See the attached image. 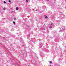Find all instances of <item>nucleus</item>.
I'll return each instance as SVG.
<instances>
[{
    "mask_svg": "<svg viewBox=\"0 0 66 66\" xmlns=\"http://www.w3.org/2000/svg\"><path fill=\"white\" fill-rule=\"evenodd\" d=\"M52 24H53V23L51 24V25H52Z\"/></svg>",
    "mask_w": 66,
    "mask_h": 66,
    "instance_id": "21",
    "label": "nucleus"
},
{
    "mask_svg": "<svg viewBox=\"0 0 66 66\" xmlns=\"http://www.w3.org/2000/svg\"><path fill=\"white\" fill-rule=\"evenodd\" d=\"M9 2H11V0H9L8 1Z\"/></svg>",
    "mask_w": 66,
    "mask_h": 66,
    "instance_id": "8",
    "label": "nucleus"
},
{
    "mask_svg": "<svg viewBox=\"0 0 66 66\" xmlns=\"http://www.w3.org/2000/svg\"><path fill=\"white\" fill-rule=\"evenodd\" d=\"M14 11H11V13H13V12H14Z\"/></svg>",
    "mask_w": 66,
    "mask_h": 66,
    "instance_id": "7",
    "label": "nucleus"
},
{
    "mask_svg": "<svg viewBox=\"0 0 66 66\" xmlns=\"http://www.w3.org/2000/svg\"><path fill=\"white\" fill-rule=\"evenodd\" d=\"M29 35L27 36V39H29V38H28V37H29Z\"/></svg>",
    "mask_w": 66,
    "mask_h": 66,
    "instance_id": "10",
    "label": "nucleus"
},
{
    "mask_svg": "<svg viewBox=\"0 0 66 66\" xmlns=\"http://www.w3.org/2000/svg\"><path fill=\"white\" fill-rule=\"evenodd\" d=\"M65 8L66 9V7H65Z\"/></svg>",
    "mask_w": 66,
    "mask_h": 66,
    "instance_id": "22",
    "label": "nucleus"
},
{
    "mask_svg": "<svg viewBox=\"0 0 66 66\" xmlns=\"http://www.w3.org/2000/svg\"><path fill=\"white\" fill-rule=\"evenodd\" d=\"M43 30H45V28H43Z\"/></svg>",
    "mask_w": 66,
    "mask_h": 66,
    "instance_id": "16",
    "label": "nucleus"
},
{
    "mask_svg": "<svg viewBox=\"0 0 66 66\" xmlns=\"http://www.w3.org/2000/svg\"><path fill=\"white\" fill-rule=\"evenodd\" d=\"M26 2H28V0H26Z\"/></svg>",
    "mask_w": 66,
    "mask_h": 66,
    "instance_id": "12",
    "label": "nucleus"
},
{
    "mask_svg": "<svg viewBox=\"0 0 66 66\" xmlns=\"http://www.w3.org/2000/svg\"><path fill=\"white\" fill-rule=\"evenodd\" d=\"M65 30V26H61V30H60V32H63V31H64Z\"/></svg>",
    "mask_w": 66,
    "mask_h": 66,
    "instance_id": "1",
    "label": "nucleus"
},
{
    "mask_svg": "<svg viewBox=\"0 0 66 66\" xmlns=\"http://www.w3.org/2000/svg\"><path fill=\"white\" fill-rule=\"evenodd\" d=\"M50 64H51V63H52V61H50Z\"/></svg>",
    "mask_w": 66,
    "mask_h": 66,
    "instance_id": "11",
    "label": "nucleus"
},
{
    "mask_svg": "<svg viewBox=\"0 0 66 66\" xmlns=\"http://www.w3.org/2000/svg\"><path fill=\"white\" fill-rule=\"evenodd\" d=\"M38 11V10H37H37H36V11Z\"/></svg>",
    "mask_w": 66,
    "mask_h": 66,
    "instance_id": "20",
    "label": "nucleus"
},
{
    "mask_svg": "<svg viewBox=\"0 0 66 66\" xmlns=\"http://www.w3.org/2000/svg\"><path fill=\"white\" fill-rule=\"evenodd\" d=\"M13 24H14V25H15V21H13Z\"/></svg>",
    "mask_w": 66,
    "mask_h": 66,
    "instance_id": "4",
    "label": "nucleus"
},
{
    "mask_svg": "<svg viewBox=\"0 0 66 66\" xmlns=\"http://www.w3.org/2000/svg\"><path fill=\"white\" fill-rule=\"evenodd\" d=\"M5 9H6L5 8H4L3 9V10H5Z\"/></svg>",
    "mask_w": 66,
    "mask_h": 66,
    "instance_id": "13",
    "label": "nucleus"
},
{
    "mask_svg": "<svg viewBox=\"0 0 66 66\" xmlns=\"http://www.w3.org/2000/svg\"><path fill=\"white\" fill-rule=\"evenodd\" d=\"M43 45V44H40L39 45V47L40 48L42 47V45Z\"/></svg>",
    "mask_w": 66,
    "mask_h": 66,
    "instance_id": "2",
    "label": "nucleus"
},
{
    "mask_svg": "<svg viewBox=\"0 0 66 66\" xmlns=\"http://www.w3.org/2000/svg\"><path fill=\"white\" fill-rule=\"evenodd\" d=\"M16 18H14V20H16Z\"/></svg>",
    "mask_w": 66,
    "mask_h": 66,
    "instance_id": "17",
    "label": "nucleus"
},
{
    "mask_svg": "<svg viewBox=\"0 0 66 66\" xmlns=\"http://www.w3.org/2000/svg\"><path fill=\"white\" fill-rule=\"evenodd\" d=\"M16 11H17L18 10V7H17L16 8Z\"/></svg>",
    "mask_w": 66,
    "mask_h": 66,
    "instance_id": "3",
    "label": "nucleus"
},
{
    "mask_svg": "<svg viewBox=\"0 0 66 66\" xmlns=\"http://www.w3.org/2000/svg\"><path fill=\"white\" fill-rule=\"evenodd\" d=\"M18 66H20V65H18Z\"/></svg>",
    "mask_w": 66,
    "mask_h": 66,
    "instance_id": "19",
    "label": "nucleus"
},
{
    "mask_svg": "<svg viewBox=\"0 0 66 66\" xmlns=\"http://www.w3.org/2000/svg\"><path fill=\"white\" fill-rule=\"evenodd\" d=\"M50 28H52V26H50Z\"/></svg>",
    "mask_w": 66,
    "mask_h": 66,
    "instance_id": "9",
    "label": "nucleus"
},
{
    "mask_svg": "<svg viewBox=\"0 0 66 66\" xmlns=\"http://www.w3.org/2000/svg\"><path fill=\"white\" fill-rule=\"evenodd\" d=\"M25 32H26V31H24V33H26Z\"/></svg>",
    "mask_w": 66,
    "mask_h": 66,
    "instance_id": "15",
    "label": "nucleus"
},
{
    "mask_svg": "<svg viewBox=\"0 0 66 66\" xmlns=\"http://www.w3.org/2000/svg\"><path fill=\"white\" fill-rule=\"evenodd\" d=\"M56 22H60V21H59V20H57Z\"/></svg>",
    "mask_w": 66,
    "mask_h": 66,
    "instance_id": "14",
    "label": "nucleus"
},
{
    "mask_svg": "<svg viewBox=\"0 0 66 66\" xmlns=\"http://www.w3.org/2000/svg\"><path fill=\"white\" fill-rule=\"evenodd\" d=\"M45 18H46V19L48 18V16H45Z\"/></svg>",
    "mask_w": 66,
    "mask_h": 66,
    "instance_id": "5",
    "label": "nucleus"
},
{
    "mask_svg": "<svg viewBox=\"0 0 66 66\" xmlns=\"http://www.w3.org/2000/svg\"><path fill=\"white\" fill-rule=\"evenodd\" d=\"M47 1H49V0H46Z\"/></svg>",
    "mask_w": 66,
    "mask_h": 66,
    "instance_id": "18",
    "label": "nucleus"
},
{
    "mask_svg": "<svg viewBox=\"0 0 66 66\" xmlns=\"http://www.w3.org/2000/svg\"><path fill=\"white\" fill-rule=\"evenodd\" d=\"M3 2H4V3H5V4L6 3V2H5V1H4Z\"/></svg>",
    "mask_w": 66,
    "mask_h": 66,
    "instance_id": "6",
    "label": "nucleus"
}]
</instances>
